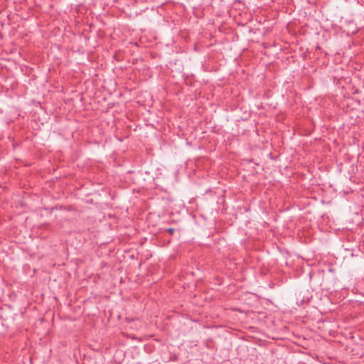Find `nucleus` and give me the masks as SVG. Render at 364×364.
Instances as JSON below:
<instances>
[{"label":"nucleus","instance_id":"1","mask_svg":"<svg viewBox=\"0 0 364 364\" xmlns=\"http://www.w3.org/2000/svg\"><path fill=\"white\" fill-rule=\"evenodd\" d=\"M166 230L170 235H173L175 232V229L173 228H169Z\"/></svg>","mask_w":364,"mask_h":364}]
</instances>
